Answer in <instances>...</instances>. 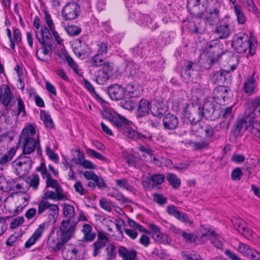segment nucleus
<instances>
[{
	"instance_id": "1",
	"label": "nucleus",
	"mask_w": 260,
	"mask_h": 260,
	"mask_svg": "<svg viewBox=\"0 0 260 260\" xmlns=\"http://www.w3.org/2000/svg\"><path fill=\"white\" fill-rule=\"evenodd\" d=\"M19 144L23 147V156L20 160L14 161L12 165L17 175H23L31 169L32 161L27 156L32 152V123H29L22 131Z\"/></svg>"
},
{
	"instance_id": "2",
	"label": "nucleus",
	"mask_w": 260,
	"mask_h": 260,
	"mask_svg": "<svg viewBox=\"0 0 260 260\" xmlns=\"http://www.w3.org/2000/svg\"><path fill=\"white\" fill-rule=\"evenodd\" d=\"M256 43V41L247 34L240 32L234 36L232 45L237 53H244L248 50V53L252 55L255 53Z\"/></svg>"
},
{
	"instance_id": "3",
	"label": "nucleus",
	"mask_w": 260,
	"mask_h": 260,
	"mask_svg": "<svg viewBox=\"0 0 260 260\" xmlns=\"http://www.w3.org/2000/svg\"><path fill=\"white\" fill-rule=\"evenodd\" d=\"M221 4L218 0H209L208 9L202 18L207 25H213L220 22Z\"/></svg>"
},
{
	"instance_id": "4",
	"label": "nucleus",
	"mask_w": 260,
	"mask_h": 260,
	"mask_svg": "<svg viewBox=\"0 0 260 260\" xmlns=\"http://www.w3.org/2000/svg\"><path fill=\"white\" fill-rule=\"evenodd\" d=\"M215 108V105L213 102L206 101L203 107L202 108L199 107L198 109V114L199 117L198 119H196L194 117L191 118V117H189V120L195 123V124L192 125L191 127V132L193 134L196 135L197 133L198 127L197 123L203 117L207 119L211 118L214 112Z\"/></svg>"
},
{
	"instance_id": "5",
	"label": "nucleus",
	"mask_w": 260,
	"mask_h": 260,
	"mask_svg": "<svg viewBox=\"0 0 260 260\" xmlns=\"http://www.w3.org/2000/svg\"><path fill=\"white\" fill-rule=\"evenodd\" d=\"M16 101V98L8 85L3 84L0 86V104H2L6 109L9 110Z\"/></svg>"
},
{
	"instance_id": "6",
	"label": "nucleus",
	"mask_w": 260,
	"mask_h": 260,
	"mask_svg": "<svg viewBox=\"0 0 260 260\" xmlns=\"http://www.w3.org/2000/svg\"><path fill=\"white\" fill-rule=\"evenodd\" d=\"M67 242L56 231V228H52L47 240V245L49 249L54 251L59 250Z\"/></svg>"
},
{
	"instance_id": "7",
	"label": "nucleus",
	"mask_w": 260,
	"mask_h": 260,
	"mask_svg": "<svg viewBox=\"0 0 260 260\" xmlns=\"http://www.w3.org/2000/svg\"><path fill=\"white\" fill-rule=\"evenodd\" d=\"M130 18L134 19L135 22L140 26L148 27L151 30H154L158 27L157 22L148 15H145L140 12L136 11L131 13Z\"/></svg>"
},
{
	"instance_id": "8",
	"label": "nucleus",
	"mask_w": 260,
	"mask_h": 260,
	"mask_svg": "<svg viewBox=\"0 0 260 260\" xmlns=\"http://www.w3.org/2000/svg\"><path fill=\"white\" fill-rule=\"evenodd\" d=\"M209 0H187V8L190 13L202 18L208 9Z\"/></svg>"
},
{
	"instance_id": "9",
	"label": "nucleus",
	"mask_w": 260,
	"mask_h": 260,
	"mask_svg": "<svg viewBox=\"0 0 260 260\" xmlns=\"http://www.w3.org/2000/svg\"><path fill=\"white\" fill-rule=\"evenodd\" d=\"M80 12V7L77 3H69L62 8L61 16L64 20H74L79 16Z\"/></svg>"
},
{
	"instance_id": "10",
	"label": "nucleus",
	"mask_w": 260,
	"mask_h": 260,
	"mask_svg": "<svg viewBox=\"0 0 260 260\" xmlns=\"http://www.w3.org/2000/svg\"><path fill=\"white\" fill-rule=\"evenodd\" d=\"M149 227L155 241L164 245H170L171 243V238L168 234L161 232L159 226L154 223H150Z\"/></svg>"
},
{
	"instance_id": "11",
	"label": "nucleus",
	"mask_w": 260,
	"mask_h": 260,
	"mask_svg": "<svg viewBox=\"0 0 260 260\" xmlns=\"http://www.w3.org/2000/svg\"><path fill=\"white\" fill-rule=\"evenodd\" d=\"M75 228L76 223L70 219H67L61 221L59 228H56V231L68 241L73 235Z\"/></svg>"
},
{
	"instance_id": "12",
	"label": "nucleus",
	"mask_w": 260,
	"mask_h": 260,
	"mask_svg": "<svg viewBox=\"0 0 260 260\" xmlns=\"http://www.w3.org/2000/svg\"><path fill=\"white\" fill-rule=\"evenodd\" d=\"M255 117V114L254 112H251L247 114L244 118H238L234 125L233 128V133L236 136H239L240 132L243 129H248L249 122Z\"/></svg>"
},
{
	"instance_id": "13",
	"label": "nucleus",
	"mask_w": 260,
	"mask_h": 260,
	"mask_svg": "<svg viewBox=\"0 0 260 260\" xmlns=\"http://www.w3.org/2000/svg\"><path fill=\"white\" fill-rule=\"evenodd\" d=\"M73 50L78 57L82 58L88 56L91 53V49L89 46L80 39L76 41Z\"/></svg>"
},
{
	"instance_id": "14",
	"label": "nucleus",
	"mask_w": 260,
	"mask_h": 260,
	"mask_svg": "<svg viewBox=\"0 0 260 260\" xmlns=\"http://www.w3.org/2000/svg\"><path fill=\"white\" fill-rule=\"evenodd\" d=\"M212 96L215 102L219 105H224L229 101L228 89L225 86H219L214 88Z\"/></svg>"
},
{
	"instance_id": "15",
	"label": "nucleus",
	"mask_w": 260,
	"mask_h": 260,
	"mask_svg": "<svg viewBox=\"0 0 260 260\" xmlns=\"http://www.w3.org/2000/svg\"><path fill=\"white\" fill-rule=\"evenodd\" d=\"M237 250L251 260H260V252L244 243L239 242Z\"/></svg>"
},
{
	"instance_id": "16",
	"label": "nucleus",
	"mask_w": 260,
	"mask_h": 260,
	"mask_svg": "<svg viewBox=\"0 0 260 260\" xmlns=\"http://www.w3.org/2000/svg\"><path fill=\"white\" fill-rule=\"evenodd\" d=\"M44 19L46 25L52 32V36L56 43L60 46H63V40L61 38L58 32L55 30V27L51 15L46 10L44 11Z\"/></svg>"
},
{
	"instance_id": "17",
	"label": "nucleus",
	"mask_w": 260,
	"mask_h": 260,
	"mask_svg": "<svg viewBox=\"0 0 260 260\" xmlns=\"http://www.w3.org/2000/svg\"><path fill=\"white\" fill-rule=\"evenodd\" d=\"M124 88L118 84L110 85L108 89V93L110 98L114 101H119L122 99L125 94Z\"/></svg>"
},
{
	"instance_id": "18",
	"label": "nucleus",
	"mask_w": 260,
	"mask_h": 260,
	"mask_svg": "<svg viewBox=\"0 0 260 260\" xmlns=\"http://www.w3.org/2000/svg\"><path fill=\"white\" fill-rule=\"evenodd\" d=\"M162 124L165 129L173 130L178 125V117L172 114H167L162 119Z\"/></svg>"
},
{
	"instance_id": "19",
	"label": "nucleus",
	"mask_w": 260,
	"mask_h": 260,
	"mask_svg": "<svg viewBox=\"0 0 260 260\" xmlns=\"http://www.w3.org/2000/svg\"><path fill=\"white\" fill-rule=\"evenodd\" d=\"M232 32V28L229 23L225 22L220 23L216 27L214 33L220 39H223L228 38Z\"/></svg>"
},
{
	"instance_id": "20",
	"label": "nucleus",
	"mask_w": 260,
	"mask_h": 260,
	"mask_svg": "<svg viewBox=\"0 0 260 260\" xmlns=\"http://www.w3.org/2000/svg\"><path fill=\"white\" fill-rule=\"evenodd\" d=\"M52 52L51 46L44 44L43 47L40 48L36 51V55L40 60L46 61L50 59Z\"/></svg>"
},
{
	"instance_id": "21",
	"label": "nucleus",
	"mask_w": 260,
	"mask_h": 260,
	"mask_svg": "<svg viewBox=\"0 0 260 260\" xmlns=\"http://www.w3.org/2000/svg\"><path fill=\"white\" fill-rule=\"evenodd\" d=\"M257 86V83L255 78V74L248 77L244 82L243 89L245 92L248 95H252L255 93V89Z\"/></svg>"
},
{
	"instance_id": "22",
	"label": "nucleus",
	"mask_w": 260,
	"mask_h": 260,
	"mask_svg": "<svg viewBox=\"0 0 260 260\" xmlns=\"http://www.w3.org/2000/svg\"><path fill=\"white\" fill-rule=\"evenodd\" d=\"M209 237H212V243L214 244L215 247L218 249H222L223 244L222 242L217 238V235L215 232L211 230H209L205 233L202 234L201 238L202 241H205Z\"/></svg>"
},
{
	"instance_id": "23",
	"label": "nucleus",
	"mask_w": 260,
	"mask_h": 260,
	"mask_svg": "<svg viewBox=\"0 0 260 260\" xmlns=\"http://www.w3.org/2000/svg\"><path fill=\"white\" fill-rule=\"evenodd\" d=\"M151 104L146 99H141L138 105L137 115L138 117H143L149 113V111H151Z\"/></svg>"
},
{
	"instance_id": "24",
	"label": "nucleus",
	"mask_w": 260,
	"mask_h": 260,
	"mask_svg": "<svg viewBox=\"0 0 260 260\" xmlns=\"http://www.w3.org/2000/svg\"><path fill=\"white\" fill-rule=\"evenodd\" d=\"M118 252L123 260H136L137 252L134 250H128L125 247L120 246Z\"/></svg>"
},
{
	"instance_id": "25",
	"label": "nucleus",
	"mask_w": 260,
	"mask_h": 260,
	"mask_svg": "<svg viewBox=\"0 0 260 260\" xmlns=\"http://www.w3.org/2000/svg\"><path fill=\"white\" fill-rule=\"evenodd\" d=\"M81 232L83 234V239L84 241L91 242L96 237V234L92 231V227L89 224H84Z\"/></svg>"
},
{
	"instance_id": "26",
	"label": "nucleus",
	"mask_w": 260,
	"mask_h": 260,
	"mask_svg": "<svg viewBox=\"0 0 260 260\" xmlns=\"http://www.w3.org/2000/svg\"><path fill=\"white\" fill-rule=\"evenodd\" d=\"M18 178L10 179L7 181L6 188L9 191H17L24 192L23 183L19 182Z\"/></svg>"
},
{
	"instance_id": "27",
	"label": "nucleus",
	"mask_w": 260,
	"mask_h": 260,
	"mask_svg": "<svg viewBox=\"0 0 260 260\" xmlns=\"http://www.w3.org/2000/svg\"><path fill=\"white\" fill-rule=\"evenodd\" d=\"M57 190L55 192L52 191L46 190L44 194V198L46 199H50L53 201H61L68 200L67 196L63 193V191H60V193Z\"/></svg>"
},
{
	"instance_id": "28",
	"label": "nucleus",
	"mask_w": 260,
	"mask_h": 260,
	"mask_svg": "<svg viewBox=\"0 0 260 260\" xmlns=\"http://www.w3.org/2000/svg\"><path fill=\"white\" fill-rule=\"evenodd\" d=\"M49 28L46 26H43L41 27L40 31H37L36 35L39 41L44 44L45 43V39H49L51 37Z\"/></svg>"
},
{
	"instance_id": "29",
	"label": "nucleus",
	"mask_w": 260,
	"mask_h": 260,
	"mask_svg": "<svg viewBox=\"0 0 260 260\" xmlns=\"http://www.w3.org/2000/svg\"><path fill=\"white\" fill-rule=\"evenodd\" d=\"M64 260H80L79 250L76 247L71 250H64L62 252Z\"/></svg>"
},
{
	"instance_id": "30",
	"label": "nucleus",
	"mask_w": 260,
	"mask_h": 260,
	"mask_svg": "<svg viewBox=\"0 0 260 260\" xmlns=\"http://www.w3.org/2000/svg\"><path fill=\"white\" fill-rule=\"evenodd\" d=\"M249 122L248 130L254 136L260 139V122L255 120V117Z\"/></svg>"
},
{
	"instance_id": "31",
	"label": "nucleus",
	"mask_w": 260,
	"mask_h": 260,
	"mask_svg": "<svg viewBox=\"0 0 260 260\" xmlns=\"http://www.w3.org/2000/svg\"><path fill=\"white\" fill-rule=\"evenodd\" d=\"M40 117L46 128L49 129L54 128V124L49 113L44 110H41Z\"/></svg>"
},
{
	"instance_id": "32",
	"label": "nucleus",
	"mask_w": 260,
	"mask_h": 260,
	"mask_svg": "<svg viewBox=\"0 0 260 260\" xmlns=\"http://www.w3.org/2000/svg\"><path fill=\"white\" fill-rule=\"evenodd\" d=\"M59 207L55 204H51L47 210L48 219L50 221L55 222L59 213Z\"/></svg>"
},
{
	"instance_id": "33",
	"label": "nucleus",
	"mask_w": 260,
	"mask_h": 260,
	"mask_svg": "<svg viewBox=\"0 0 260 260\" xmlns=\"http://www.w3.org/2000/svg\"><path fill=\"white\" fill-rule=\"evenodd\" d=\"M108 196L115 198L122 204L126 203L128 200L123 194L115 188H113L108 193Z\"/></svg>"
},
{
	"instance_id": "34",
	"label": "nucleus",
	"mask_w": 260,
	"mask_h": 260,
	"mask_svg": "<svg viewBox=\"0 0 260 260\" xmlns=\"http://www.w3.org/2000/svg\"><path fill=\"white\" fill-rule=\"evenodd\" d=\"M104 62L103 56L95 54L90 58L88 61V64L93 68H99L102 66Z\"/></svg>"
},
{
	"instance_id": "35",
	"label": "nucleus",
	"mask_w": 260,
	"mask_h": 260,
	"mask_svg": "<svg viewBox=\"0 0 260 260\" xmlns=\"http://www.w3.org/2000/svg\"><path fill=\"white\" fill-rule=\"evenodd\" d=\"M65 59L70 67L78 75L81 76V70L79 68L77 63L68 54L64 55Z\"/></svg>"
},
{
	"instance_id": "36",
	"label": "nucleus",
	"mask_w": 260,
	"mask_h": 260,
	"mask_svg": "<svg viewBox=\"0 0 260 260\" xmlns=\"http://www.w3.org/2000/svg\"><path fill=\"white\" fill-rule=\"evenodd\" d=\"M46 186L47 187H51L55 189V190H57L58 193H60V191H63V189L60 186L58 182L53 179L50 174L47 175L46 177Z\"/></svg>"
},
{
	"instance_id": "37",
	"label": "nucleus",
	"mask_w": 260,
	"mask_h": 260,
	"mask_svg": "<svg viewBox=\"0 0 260 260\" xmlns=\"http://www.w3.org/2000/svg\"><path fill=\"white\" fill-rule=\"evenodd\" d=\"M49 222L45 221L40 224L39 227L34 233V244L42 236V234L48 229Z\"/></svg>"
},
{
	"instance_id": "38",
	"label": "nucleus",
	"mask_w": 260,
	"mask_h": 260,
	"mask_svg": "<svg viewBox=\"0 0 260 260\" xmlns=\"http://www.w3.org/2000/svg\"><path fill=\"white\" fill-rule=\"evenodd\" d=\"M167 180L173 188L178 189L180 186L181 180L175 174L168 173L167 175Z\"/></svg>"
},
{
	"instance_id": "39",
	"label": "nucleus",
	"mask_w": 260,
	"mask_h": 260,
	"mask_svg": "<svg viewBox=\"0 0 260 260\" xmlns=\"http://www.w3.org/2000/svg\"><path fill=\"white\" fill-rule=\"evenodd\" d=\"M116 184L119 187L124 189L128 191H133L134 187L128 183L127 179L122 178L115 180Z\"/></svg>"
},
{
	"instance_id": "40",
	"label": "nucleus",
	"mask_w": 260,
	"mask_h": 260,
	"mask_svg": "<svg viewBox=\"0 0 260 260\" xmlns=\"http://www.w3.org/2000/svg\"><path fill=\"white\" fill-rule=\"evenodd\" d=\"M164 104L160 102H156L154 107L151 108V112L155 116L159 117L162 115L165 110L163 108Z\"/></svg>"
},
{
	"instance_id": "41",
	"label": "nucleus",
	"mask_w": 260,
	"mask_h": 260,
	"mask_svg": "<svg viewBox=\"0 0 260 260\" xmlns=\"http://www.w3.org/2000/svg\"><path fill=\"white\" fill-rule=\"evenodd\" d=\"M234 12L236 15L238 23L240 24L244 23L245 16L240 5L237 4L234 6Z\"/></svg>"
},
{
	"instance_id": "42",
	"label": "nucleus",
	"mask_w": 260,
	"mask_h": 260,
	"mask_svg": "<svg viewBox=\"0 0 260 260\" xmlns=\"http://www.w3.org/2000/svg\"><path fill=\"white\" fill-rule=\"evenodd\" d=\"M187 144L194 150L202 149L207 148L208 146V143L205 141L194 142L191 140H188Z\"/></svg>"
},
{
	"instance_id": "43",
	"label": "nucleus",
	"mask_w": 260,
	"mask_h": 260,
	"mask_svg": "<svg viewBox=\"0 0 260 260\" xmlns=\"http://www.w3.org/2000/svg\"><path fill=\"white\" fill-rule=\"evenodd\" d=\"M111 76L110 74L105 71H100L96 77L95 81L99 84H104L109 80Z\"/></svg>"
},
{
	"instance_id": "44",
	"label": "nucleus",
	"mask_w": 260,
	"mask_h": 260,
	"mask_svg": "<svg viewBox=\"0 0 260 260\" xmlns=\"http://www.w3.org/2000/svg\"><path fill=\"white\" fill-rule=\"evenodd\" d=\"M112 120V123L118 128H121L124 126H126L128 123V120L119 115H118V117H115L114 119Z\"/></svg>"
},
{
	"instance_id": "45",
	"label": "nucleus",
	"mask_w": 260,
	"mask_h": 260,
	"mask_svg": "<svg viewBox=\"0 0 260 260\" xmlns=\"http://www.w3.org/2000/svg\"><path fill=\"white\" fill-rule=\"evenodd\" d=\"M75 209L73 206L69 204H64L63 208V214L64 216L70 219L75 216Z\"/></svg>"
},
{
	"instance_id": "46",
	"label": "nucleus",
	"mask_w": 260,
	"mask_h": 260,
	"mask_svg": "<svg viewBox=\"0 0 260 260\" xmlns=\"http://www.w3.org/2000/svg\"><path fill=\"white\" fill-rule=\"evenodd\" d=\"M108 46L107 43L100 42L97 44V54L104 56L107 54Z\"/></svg>"
},
{
	"instance_id": "47",
	"label": "nucleus",
	"mask_w": 260,
	"mask_h": 260,
	"mask_svg": "<svg viewBox=\"0 0 260 260\" xmlns=\"http://www.w3.org/2000/svg\"><path fill=\"white\" fill-rule=\"evenodd\" d=\"M24 221V217L22 216H18L13 219L10 223V229L11 230H15L18 228Z\"/></svg>"
},
{
	"instance_id": "48",
	"label": "nucleus",
	"mask_w": 260,
	"mask_h": 260,
	"mask_svg": "<svg viewBox=\"0 0 260 260\" xmlns=\"http://www.w3.org/2000/svg\"><path fill=\"white\" fill-rule=\"evenodd\" d=\"M83 82L85 87L90 92L92 96L98 100L101 99L99 95L95 92L94 88L89 81L87 80L84 79Z\"/></svg>"
},
{
	"instance_id": "49",
	"label": "nucleus",
	"mask_w": 260,
	"mask_h": 260,
	"mask_svg": "<svg viewBox=\"0 0 260 260\" xmlns=\"http://www.w3.org/2000/svg\"><path fill=\"white\" fill-rule=\"evenodd\" d=\"M206 91L207 89L206 88H203L198 85L193 88L192 93L196 96L198 100H200L202 98Z\"/></svg>"
},
{
	"instance_id": "50",
	"label": "nucleus",
	"mask_w": 260,
	"mask_h": 260,
	"mask_svg": "<svg viewBox=\"0 0 260 260\" xmlns=\"http://www.w3.org/2000/svg\"><path fill=\"white\" fill-rule=\"evenodd\" d=\"M14 70L16 72L18 76L17 81L20 83V87L23 89L24 86L23 80V75L22 68L19 64H17L14 68Z\"/></svg>"
},
{
	"instance_id": "51",
	"label": "nucleus",
	"mask_w": 260,
	"mask_h": 260,
	"mask_svg": "<svg viewBox=\"0 0 260 260\" xmlns=\"http://www.w3.org/2000/svg\"><path fill=\"white\" fill-rule=\"evenodd\" d=\"M124 134L127 138L133 140H137L140 137V135L137 131L129 127H125Z\"/></svg>"
},
{
	"instance_id": "52",
	"label": "nucleus",
	"mask_w": 260,
	"mask_h": 260,
	"mask_svg": "<svg viewBox=\"0 0 260 260\" xmlns=\"http://www.w3.org/2000/svg\"><path fill=\"white\" fill-rule=\"evenodd\" d=\"M126 162L130 166L134 167L135 168H138L139 166L138 165V158L136 156L129 154H127L125 157Z\"/></svg>"
},
{
	"instance_id": "53",
	"label": "nucleus",
	"mask_w": 260,
	"mask_h": 260,
	"mask_svg": "<svg viewBox=\"0 0 260 260\" xmlns=\"http://www.w3.org/2000/svg\"><path fill=\"white\" fill-rule=\"evenodd\" d=\"M165 180V176L162 174L153 175L150 177V180L154 185H159L162 183Z\"/></svg>"
},
{
	"instance_id": "54",
	"label": "nucleus",
	"mask_w": 260,
	"mask_h": 260,
	"mask_svg": "<svg viewBox=\"0 0 260 260\" xmlns=\"http://www.w3.org/2000/svg\"><path fill=\"white\" fill-rule=\"evenodd\" d=\"M186 28L189 32L192 34H199L201 31L199 26L192 21L188 22L186 24Z\"/></svg>"
},
{
	"instance_id": "55",
	"label": "nucleus",
	"mask_w": 260,
	"mask_h": 260,
	"mask_svg": "<svg viewBox=\"0 0 260 260\" xmlns=\"http://www.w3.org/2000/svg\"><path fill=\"white\" fill-rule=\"evenodd\" d=\"M67 34L71 36H75L79 35L81 32V28L76 25L68 26L65 28Z\"/></svg>"
},
{
	"instance_id": "56",
	"label": "nucleus",
	"mask_w": 260,
	"mask_h": 260,
	"mask_svg": "<svg viewBox=\"0 0 260 260\" xmlns=\"http://www.w3.org/2000/svg\"><path fill=\"white\" fill-rule=\"evenodd\" d=\"M86 152L90 156L94 157L101 160H106V158L102 154L89 148H86Z\"/></svg>"
},
{
	"instance_id": "57",
	"label": "nucleus",
	"mask_w": 260,
	"mask_h": 260,
	"mask_svg": "<svg viewBox=\"0 0 260 260\" xmlns=\"http://www.w3.org/2000/svg\"><path fill=\"white\" fill-rule=\"evenodd\" d=\"M249 104H250L252 106L253 111L247 112V114H249L251 112H254L255 111L257 110V112H258V110H260V97H256L253 99H252L251 100H250L248 102Z\"/></svg>"
},
{
	"instance_id": "58",
	"label": "nucleus",
	"mask_w": 260,
	"mask_h": 260,
	"mask_svg": "<svg viewBox=\"0 0 260 260\" xmlns=\"http://www.w3.org/2000/svg\"><path fill=\"white\" fill-rule=\"evenodd\" d=\"M51 204L47 201L42 200L38 204V213L39 214L43 213L46 210H48Z\"/></svg>"
},
{
	"instance_id": "59",
	"label": "nucleus",
	"mask_w": 260,
	"mask_h": 260,
	"mask_svg": "<svg viewBox=\"0 0 260 260\" xmlns=\"http://www.w3.org/2000/svg\"><path fill=\"white\" fill-rule=\"evenodd\" d=\"M46 154L49 157V159L53 161L58 163L59 161V156L57 153H55L51 150V148L49 146L47 147L46 149Z\"/></svg>"
},
{
	"instance_id": "60",
	"label": "nucleus",
	"mask_w": 260,
	"mask_h": 260,
	"mask_svg": "<svg viewBox=\"0 0 260 260\" xmlns=\"http://www.w3.org/2000/svg\"><path fill=\"white\" fill-rule=\"evenodd\" d=\"M25 110L24 103L21 98L17 100V115L24 117L25 115Z\"/></svg>"
},
{
	"instance_id": "61",
	"label": "nucleus",
	"mask_w": 260,
	"mask_h": 260,
	"mask_svg": "<svg viewBox=\"0 0 260 260\" xmlns=\"http://www.w3.org/2000/svg\"><path fill=\"white\" fill-rule=\"evenodd\" d=\"M126 91L131 97L137 96L139 95V91L133 84L129 83L127 85Z\"/></svg>"
},
{
	"instance_id": "62",
	"label": "nucleus",
	"mask_w": 260,
	"mask_h": 260,
	"mask_svg": "<svg viewBox=\"0 0 260 260\" xmlns=\"http://www.w3.org/2000/svg\"><path fill=\"white\" fill-rule=\"evenodd\" d=\"M167 213L176 218L178 217V216L180 213V211L177 210V207L174 205H169L167 209Z\"/></svg>"
},
{
	"instance_id": "63",
	"label": "nucleus",
	"mask_w": 260,
	"mask_h": 260,
	"mask_svg": "<svg viewBox=\"0 0 260 260\" xmlns=\"http://www.w3.org/2000/svg\"><path fill=\"white\" fill-rule=\"evenodd\" d=\"M119 105L123 109L129 111L133 110L134 106L132 100L129 99L125 101H121L119 103Z\"/></svg>"
},
{
	"instance_id": "64",
	"label": "nucleus",
	"mask_w": 260,
	"mask_h": 260,
	"mask_svg": "<svg viewBox=\"0 0 260 260\" xmlns=\"http://www.w3.org/2000/svg\"><path fill=\"white\" fill-rule=\"evenodd\" d=\"M181 255L185 260H203L199 255L195 254L183 252Z\"/></svg>"
}]
</instances>
